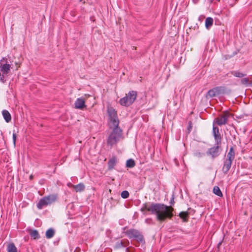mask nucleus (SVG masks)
I'll return each mask as SVG.
<instances>
[{
  "label": "nucleus",
  "mask_w": 252,
  "mask_h": 252,
  "mask_svg": "<svg viewBox=\"0 0 252 252\" xmlns=\"http://www.w3.org/2000/svg\"><path fill=\"white\" fill-rule=\"evenodd\" d=\"M73 186H74V185L72 184L71 183H69L67 184V186L68 187L73 188Z\"/></svg>",
  "instance_id": "obj_35"
},
{
  "label": "nucleus",
  "mask_w": 252,
  "mask_h": 252,
  "mask_svg": "<svg viewBox=\"0 0 252 252\" xmlns=\"http://www.w3.org/2000/svg\"><path fill=\"white\" fill-rule=\"evenodd\" d=\"M137 93L136 91H130L126 96L120 99L119 103L122 106H129L134 102Z\"/></svg>",
  "instance_id": "obj_6"
},
{
  "label": "nucleus",
  "mask_w": 252,
  "mask_h": 252,
  "mask_svg": "<svg viewBox=\"0 0 252 252\" xmlns=\"http://www.w3.org/2000/svg\"><path fill=\"white\" fill-rule=\"evenodd\" d=\"M121 197L123 198L126 199L129 196V192L127 190H124L121 192Z\"/></svg>",
  "instance_id": "obj_27"
},
{
  "label": "nucleus",
  "mask_w": 252,
  "mask_h": 252,
  "mask_svg": "<svg viewBox=\"0 0 252 252\" xmlns=\"http://www.w3.org/2000/svg\"><path fill=\"white\" fill-rule=\"evenodd\" d=\"M221 149L220 146L216 145L208 149L206 155L212 159L217 158L220 154Z\"/></svg>",
  "instance_id": "obj_8"
},
{
  "label": "nucleus",
  "mask_w": 252,
  "mask_h": 252,
  "mask_svg": "<svg viewBox=\"0 0 252 252\" xmlns=\"http://www.w3.org/2000/svg\"><path fill=\"white\" fill-rule=\"evenodd\" d=\"M55 233V231L53 228H49L46 232V237L48 239L52 238L54 236Z\"/></svg>",
  "instance_id": "obj_19"
},
{
  "label": "nucleus",
  "mask_w": 252,
  "mask_h": 252,
  "mask_svg": "<svg viewBox=\"0 0 252 252\" xmlns=\"http://www.w3.org/2000/svg\"><path fill=\"white\" fill-rule=\"evenodd\" d=\"M109 134L107 143L111 147L116 145L123 138V131L120 127H114Z\"/></svg>",
  "instance_id": "obj_2"
},
{
  "label": "nucleus",
  "mask_w": 252,
  "mask_h": 252,
  "mask_svg": "<svg viewBox=\"0 0 252 252\" xmlns=\"http://www.w3.org/2000/svg\"><path fill=\"white\" fill-rule=\"evenodd\" d=\"M73 188L76 192H81L85 189V187L83 183H79L76 185L73 186Z\"/></svg>",
  "instance_id": "obj_15"
},
{
  "label": "nucleus",
  "mask_w": 252,
  "mask_h": 252,
  "mask_svg": "<svg viewBox=\"0 0 252 252\" xmlns=\"http://www.w3.org/2000/svg\"><path fill=\"white\" fill-rule=\"evenodd\" d=\"M30 235L33 239H37L40 237L38 232L36 230H33L30 233Z\"/></svg>",
  "instance_id": "obj_25"
},
{
  "label": "nucleus",
  "mask_w": 252,
  "mask_h": 252,
  "mask_svg": "<svg viewBox=\"0 0 252 252\" xmlns=\"http://www.w3.org/2000/svg\"><path fill=\"white\" fill-rule=\"evenodd\" d=\"M213 19L211 17H207L205 20V27L209 29L213 25Z\"/></svg>",
  "instance_id": "obj_18"
},
{
  "label": "nucleus",
  "mask_w": 252,
  "mask_h": 252,
  "mask_svg": "<svg viewBox=\"0 0 252 252\" xmlns=\"http://www.w3.org/2000/svg\"><path fill=\"white\" fill-rule=\"evenodd\" d=\"M145 222L147 224H154L153 220L151 219H146L145 220Z\"/></svg>",
  "instance_id": "obj_31"
},
{
  "label": "nucleus",
  "mask_w": 252,
  "mask_h": 252,
  "mask_svg": "<svg viewBox=\"0 0 252 252\" xmlns=\"http://www.w3.org/2000/svg\"><path fill=\"white\" fill-rule=\"evenodd\" d=\"M124 246V244L122 241H117L115 245V249H119L122 248Z\"/></svg>",
  "instance_id": "obj_26"
},
{
  "label": "nucleus",
  "mask_w": 252,
  "mask_h": 252,
  "mask_svg": "<svg viewBox=\"0 0 252 252\" xmlns=\"http://www.w3.org/2000/svg\"><path fill=\"white\" fill-rule=\"evenodd\" d=\"M82 0H79L80 1H81Z\"/></svg>",
  "instance_id": "obj_37"
},
{
  "label": "nucleus",
  "mask_w": 252,
  "mask_h": 252,
  "mask_svg": "<svg viewBox=\"0 0 252 252\" xmlns=\"http://www.w3.org/2000/svg\"><path fill=\"white\" fill-rule=\"evenodd\" d=\"M241 81L243 85H248L249 84V79L247 78H243Z\"/></svg>",
  "instance_id": "obj_30"
},
{
  "label": "nucleus",
  "mask_w": 252,
  "mask_h": 252,
  "mask_svg": "<svg viewBox=\"0 0 252 252\" xmlns=\"http://www.w3.org/2000/svg\"><path fill=\"white\" fill-rule=\"evenodd\" d=\"M117 163V158L116 157H113L110 158L108 161V169L109 170L113 169Z\"/></svg>",
  "instance_id": "obj_13"
},
{
  "label": "nucleus",
  "mask_w": 252,
  "mask_h": 252,
  "mask_svg": "<svg viewBox=\"0 0 252 252\" xmlns=\"http://www.w3.org/2000/svg\"><path fill=\"white\" fill-rule=\"evenodd\" d=\"M12 139H13V143L14 145H15L16 139V133H13Z\"/></svg>",
  "instance_id": "obj_32"
},
{
  "label": "nucleus",
  "mask_w": 252,
  "mask_h": 252,
  "mask_svg": "<svg viewBox=\"0 0 252 252\" xmlns=\"http://www.w3.org/2000/svg\"><path fill=\"white\" fill-rule=\"evenodd\" d=\"M2 114L4 119L6 123H9L11 120V115L6 110H3L2 111Z\"/></svg>",
  "instance_id": "obj_14"
},
{
  "label": "nucleus",
  "mask_w": 252,
  "mask_h": 252,
  "mask_svg": "<svg viewBox=\"0 0 252 252\" xmlns=\"http://www.w3.org/2000/svg\"><path fill=\"white\" fill-rule=\"evenodd\" d=\"M235 158V152L233 147L230 148L229 151L227 155V158L234 159Z\"/></svg>",
  "instance_id": "obj_22"
},
{
  "label": "nucleus",
  "mask_w": 252,
  "mask_h": 252,
  "mask_svg": "<svg viewBox=\"0 0 252 252\" xmlns=\"http://www.w3.org/2000/svg\"><path fill=\"white\" fill-rule=\"evenodd\" d=\"M214 139L216 142V145L220 146L221 145V137L220 134H218L214 135Z\"/></svg>",
  "instance_id": "obj_24"
},
{
  "label": "nucleus",
  "mask_w": 252,
  "mask_h": 252,
  "mask_svg": "<svg viewBox=\"0 0 252 252\" xmlns=\"http://www.w3.org/2000/svg\"><path fill=\"white\" fill-rule=\"evenodd\" d=\"M189 214L188 212H181L179 214V217L182 219L184 222L188 220Z\"/></svg>",
  "instance_id": "obj_17"
},
{
  "label": "nucleus",
  "mask_w": 252,
  "mask_h": 252,
  "mask_svg": "<svg viewBox=\"0 0 252 252\" xmlns=\"http://www.w3.org/2000/svg\"><path fill=\"white\" fill-rule=\"evenodd\" d=\"M7 252H17V249L14 244L13 243H9L7 247Z\"/></svg>",
  "instance_id": "obj_16"
},
{
  "label": "nucleus",
  "mask_w": 252,
  "mask_h": 252,
  "mask_svg": "<svg viewBox=\"0 0 252 252\" xmlns=\"http://www.w3.org/2000/svg\"><path fill=\"white\" fill-rule=\"evenodd\" d=\"M57 195L50 194L41 198L36 204L37 208L41 210L44 207L50 205L55 202L57 199Z\"/></svg>",
  "instance_id": "obj_4"
},
{
  "label": "nucleus",
  "mask_w": 252,
  "mask_h": 252,
  "mask_svg": "<svg viewBox=\"0 0 252 252\" xmlns=\"http://www.w3.org/2000/svg\"><path fill=\"white\" fill-rule=\"evenodd\" d=\"M233 159L226 158L223 162V165L222 168V171L224 174H227L228 171L230 170L232 162Z\"/></svg>",
  "instance_id": "obj_11"
},
{
  "label": "nucleus",
  "mask_w": 252,
  "mask_h": 252,
  "mask_svg": "<svg viewBox=\"0 0 252 252\" xmlns=\"http://www.w3.org/2000/svg\"><path fill=\"white\" fill-rule=\"evenodd\" d=\"M32 175H31V176H30V178H31V179H32Z\"/></svg>",
  "instance_id": "obj_36"
},
{
  "label": "nucleus",
  "mask_w": 252,
  "mask_h": 252,
  "mask_svg": "<svg viewBox=\"0 0 252 252\" xmlns=\"http://www.w3.org/2000/svg\"><path fill=\"white\" fill-rule=\"evenodd\" d=\"M135 165V161L132 159L130 158L126 161V167L127 168H132Z\"/></svg>",
  "instance_id": "obj_21"
},
{
  "label": "nucleus",
  "mask_w": 252,
  "mask_h": 252,
  "mask_svg": "<svg viewBox=\"0 0 252 252\" xmlns=\"http://www.w3.org/2000/svg\"><path fill=\"white\" fill-rule=\"evenodd\" d=\"M231 74H232L235 77L239 78H243L246 76V74L241 72L239 71H231Z\"/></svg>",
  "instance_id": "obj_20"
},
{
  "label": "nucleus",
  "mask_w": 252,
  "mask_h": 252,
  "mask_svg": "<svg viewBox=\"0 0 252 252\" xmlns=\"http://www.w3.org/2000/svg\"><path fill=\"white\" fill-rule=\"evenodd\" d=\"M140 210L142 212L145 210L150 212L155 215L157 220L160 221H164L167 218L171 219L173 216V208L161 203H152L150 206L144 204Z\"/></svg>",
  "instance_id": "obj_1"
},
{
  "label": "nucleus",
  "mask_w": 252,
  "mask_h": 252,
  "mask_svg": "<svg viewBox=\"0 0 252 252\" xmlns=\"http://www.w3.org/2000/svg\"><path fill=\"white\" fill-rule=\"evenodd\" d=\"M194 156L198 158H201L205 156V153L199 152H196L194 153Z\"/></svg>",
  "instance_id": "obj_29"
},
{
  "label": "nucleus",
  "mask_w": 252,
  "mask_h": 252,
  "mask_svg": "<svg viewBox=\"0 0 252 252\" xmlns=\"http://www.w3.org/2000/svg\"><path fill=\"white\" fill-rule=\"evenodd\" d=\"M224 92V87H216L209 90L206 94L207 97H213L220 95Z\"/></svg>",
  "instance_id": "obj_9"
},
{
  "label": "nucleus",
  "mask_w": 252,
  "mask_h": 252,
  "mask_svg": "<svg viewBox=\"0 0 252 252\" xmlns=\"http://www.w3.org/2000/svg\"><path fill=\"white\" fill-rule=\"evenodd\" d=\"M74 105L76 108L81 110L86 107L85 100L82 97L78 98L75 101Z\"/></svg>",
  "instance_id": "obj_12"
},
{
  "label": "nucleus",
  "mask_w": 252,
  "mask_h": 252,
  "mask_svg": "<svg viewBox=\"0 0 252 252\" xmlns=\"http://www.w3.org/2000/svg\"><path fill=\"white\" fill-rule=\"evenodd\" d=\"M213 192L216 195L218 196L221 197L222 196V193L220 189L218 186H215L213 189Z\"/></svg>",
  "instance_id": "obj_23"
},
{
  "label": "nucleus",
  "mask_w": 252,
  "mask_h": 252,
  "mask_svg": "<svg viewBox=\"0 0 252 252\" xmlns=\"http://www.w3.org/2000/svg\"><path fill=\"white\" fill-rule=\"evenodd\" d=\"M191 128H192L191 123L190 122L189 123V126H188L189 131H190L191 130Z\"/></svg>",
  "instance_id": "obj_34"
},
{
  "label": "nucleus",
  "mask_w": 252,
  "mask_h": 252,
  "mask_svg": "<svg viewBox=\"0 0 252 252\" xmlns=\"http://www.w3.org/2000/svg\"><path fill=\"white\" fill-rule=\"evenodd\" d=\"M229 117V114L228 113H224L217 117L215 119V122L219 126L225 125L227 123Z\"/></svg>",
  "instance_id": "obj_10"
},
{
  "label": "nucleus",
  "mask_w": 252,
  "mask_h": 252,
  "mask_svg": "<svg viewBox=\"0 0 252 252\" xmlns=\"http://www.w3.org/2000/svg\"><path fill=\"white\" fill-rule=\"evenodd\" d=\"M213 136L215 135L220 134L219 128L213 126Z\"/></svg>",
  "instance_id": "obj_28"
},
{
  "label": "nucleus",
  "mask_w": 252,
  "mask_h": 252,
  "mask_svg": "<svg viewBox=\"0 0 252 252\" xmlns=\"http://www.w3.org/2000/svg\"><path fill=\"white\" fill-rule=\"evenodd\" d=\"M125 234L129 239H133L139 243L144 242L143 235L136 229H128L125 232Z\"/></svg>",
  "instance_id": "obj_7"
},
{
  "label": "nucleus",
  "mask_w": 252,
  "mask_h": 252,
  "mask_svg": "<svg viewBox=\"0 0 252 252\" xmlns=\"http://www.w3.org/2000/svg\"><path fill=\"white\" fill-rule=\"evenodd\" d=\"M174 203H175V202H174V197L172 196V197L170 199V204L171 205H173L174 204Z\"/></svg>",
  "instance_id": "obj_33"
},
{
  "label": "nucleus",
  "mask_w": 252,
  "mask_h": 252,
  "mask_svg": "<svg viewBox=\"0 0 252 252\" xmlns=\"http://www.w3.org/2000/svg\"><path fill=\"white\" fill-rule=\"evenodd\" d=\"M7 59L3 58L0 61V80L4 83L6 81L5 76L10 71L11 65L7 63Z\"/></svg>",
  "instance_id": "obj_5"
},
{
  "label": "nucleus",
  "mask_w": 252,
  "mask_h": 252,
  "mask_svg": "<svg viewBox=\"0 0 252 252\" xmlns=\"http://www.w3.org/2000/svg\"><path fill=\"white\" fill-rule=\"evenodd\" d=\"M107 112L108 115V124L110 128L119 127V120L117 111L112 107H108Z\"/></svg>",
  "instance_id": "obj_3"
}]
</instances>
